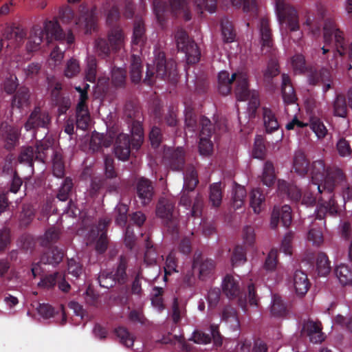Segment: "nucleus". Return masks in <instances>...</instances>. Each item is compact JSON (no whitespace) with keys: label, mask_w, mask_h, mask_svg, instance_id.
I'll use <instances>...</instances> for the list:
<instances>
[{"label":"nucleus","mask_w":352,"mask_h":352,"mask_svg":"<svg viewBox=\"0 0 352 352\" xmlns=\"http://www.w3.org/2000/svg\"><path fill=\"white\" fill-rule=\"evenodd\" d=\"M246 197V190L240 185H236L234 188V195L232 197V206L234 208L238 209L242 207Z\"/></svg>","instance_id":"obj_40"},{"label":"nucleus","mask_w":352,"mask_h":352,"mask_svg":"<svg viewBox=\"0 0 352 352\" xmlns=\"http://www.w3.org/2000/svg\"><path fill=\"white\" fill-rule=\"evenodd\" d=\"M276 175L273 164L270 162H266L261 175L263 184L267 186H271L274 183Z\"/></svg>","instance_id":"obj_36"},{"label":"nucleus","mask_w":352,"mask_h":352,"mask_svg":"<svg viewBox=\"0 0 352 352\" xmlns=\"http://www.w3.org/2000/svg\"><path fill=\"white\" fill-rule=\"evenodd\" d=\"M264 124L267 132H272L278 129L279 124L272 111L268 108H263Z\"/></svg>","instance_id":"obj_35"},{"label":"nucleus","mask_w":352,"mask_h":352,"mask_svg":"<svg viewBox=\"0 0 352 352\" xmlns=\"http://www.w3.org/2000/svg\"><path fill=\"white\" fill-rule=\"evenodd\" d=\"M292 66L296 72H303L305 70V58L301 54H297L292 57Z\"/></svg>","instance_id":"obj_62"},{"label":"nucleus","mask_w":352,"mask_h":352,"mask_svg":"<svg viewBox=\"0 0 352 352\" xmlns=\"http://www.w3.org/2000/svg\"><path fill=\"white\" fill-rule=\"evenodd\" d=\"M322 25L324 43L335 46L340 56L344 54L346 45L343 33L329 16L325 7L317 5L314 11H308L305 13L302 26L308 35L318 38L320 36Z\"/></svg>","instance_id":"obj_2"},{"label":"nucleus","mask_w":352,"mask_h":352,"mask_svg":"<svg viewBox=\"0 0 352 352\" xmlns=\"http://www.w3.org/2000/svg\"><path fill=\"white\" fill-rule=\"evenodd\" d=\"M201 130L199 142V150L201 155H209L212 151V143L210 140L211 135L210 121L206 118L201 120Z\"/></svg>","instance_id":"obj_13"},{"label":"nucleus","mask_w":352,"mask_h":352,"mask_svg":"<svg viewBox=\"0 0 352 352\" xmlns=\"http://www.w3.org/2000/svg\"><path fill=\"white\" fill-rule=\"evenodd\" d=\"M155 74L157 78L166 79L171 76L175 77L176 76V64L173 60L166 62L164 54L159 52L155 58L153 67L148 65L144 81L148 85H151L153 82L152 78Z\"/></svg>","instance_id":"obj_7"},{"label":"nucleus","mask_w":352,"mask_h":352,"mask_svg":"<svg viewBox=\"0 0 352 352\" xmlns=\"http://www.w3.org/2000/svg\"><path fill=\"white\" fill-rule=\"evenodd\" d=\"M278 252L275 250H272L265 260L264 267L267 271L274 270L277 265Z\"/></svg>","instance_id":"obj_61"},{"label":"nucleus","mask_w":352,"mask_h":352,"mask_svg":"<svg viewBox=\"0 0 352 352\" xmlns=\"http://www.w3.org/2000/svg\"><path fill=\"white\" fill-rule=\"evenodd\" d=\"M232 265H240L246 261L245 254L243 248L240 246L235 248L231 258Z\"/></svg>","instance_id":"obj_55"},{"label":"nucleus","mask_w":352,"mask_h":352,"mask_svg":"<svg viewBox=\"0 0 352 352\" xmlns=\"http://www.w3.org/2000/svg\"><path fill=\"white\" fill-rule=\"evenodd\" d=\"M49 150L50 148L46 144L45 140L42 141L40 144L36 146L35 151L31 146L23 147L19 156V162L20 163L27 164L31 167L34 158L41 162H43L46 152Z\"/></svg>","instance_id":"obj_12"},{"label":"nucleus","mask_w":352,"mask_h":352,"mask_svg":"<svg viewBox=\"0 0 352 352\" xmlns=\"http://www.w3.org/2000/svg\"><path fill=\"white\" fill-rule=\"evenodd\" d=\"M198 182L197 173L195 170H190L188 173L184 176V189H183V195L181 197L180 203L185 206H188L190 204V201L188 196L186 195V191L192 190L195 186H197Z\"/></svg>","instance_id":"obj_22"},{"label":"nucleus","mask_w":352,"mask_h":352,"mask_svg":"<svg viewBox=\"0 0 352 352\" xmlns=\"http://www.w3.org/2000/svg\"><path fill=\"white\" fill-rule=\"evenodd\" d=\"M209 198L213 206L218 207L220 206L222 199L220 183H214L210 186Z\"/></svg>","instance_id":"obj_43"},{"label":"nucleus","mask_w":352,"mask_h":352,"mask_svg":"<svg viewBox=\"0 0 352 352\" xmlns=\"http://www.w3.org/2000/svg\"><path fill=\"white\" fill-rule=\"evenodd\" d=\"M53 174L56 177H62L64 175V164L62 157L58 153H55L53 158Z\"/></svg>","instance_id":"obj_49"},{"label":"nucleus","mask_w":352,"mask_h":352,"mask_svg":"<svg viewBox=\"0 0 352 352\" xmlns=\"http://www.w3.org/2000/svg\"><path fill=\"white\" fill-rule=\"evenodd\" d=\"M162 293V288L155 287L153 289V297L151 298V303L153 307L157 309L158 311H161L164 309L163 301L161 297Z\"/></svg>","instance_id":"obj_60"},{"label":"nucleus","mask_w":352,"mask_h":352,"mask_svg":"<svg viewBox=\"0 0 352 352\" xmlns=\"http://www.w3.org/2000/svg\"><path fill=\"white\" fill-rule=\"evenodd\" d=\"M18 86L17 78L14 75H10L3 84V90L8 94H13Z\"/></svg>","instance_id":"obj_58"},{"label":"nucleus","mask_w":352,"mask_h":352,"mask_svg":"<svg viewBox=\"0 0 352 352\" xmlns=\"http://www.w3.org/2000/svg\"><path fill=\"white\" fill-rule=\"evenodd\" d=\"M309 127L318 139H322L327 134L328 131L326 126L319 118H311L309 122Z\"/></svg>","instance_id":"obj_37"},{"label":"nucleus","mask_w":352,"mask_h":352,"mask_svg":"<svg viewBox=\"0 0 352 352\" xmlns=\"http://www.w3.org/2000/svg\"><path fill=\"white\" fill-rule=\"evenodd\" d=\"M333 114L336 116L344 118L347 113V106L345 98L339 95L333 102Z\"/></svg>","instance_id":"obj_42"},{"label":"nucleus","mask_w":352,"mask_h":352,"mask_svg":"<svg viewBox=\"0 0 352 352\" xmlns=\"http://www.w3.org/2000/svg\"><path fill=\"white\" fill-rule=\"evenodd\" d=\"M113 137L109 133L108 137H104L102 134L94 133L90 140V149L94 152L98 151L100 147H108L110 146Z\"/></svg>","instance_id":"obj_28"},{"label":"nucleus","mask_w":352,"mask_h":352,"mask_svg":"<svg viewBox=\"0 0 352 352\" xmlns=\"http://www.w3.org/2000/svg\"><path fill=\"white\" fill-rule=\"evenodd\" d=\"M96 77V61L94 56H88L85 68V78L89 82H94Z\"/></svg>","instance_id":"obj_46"},{"label":"nucleus","mask_w":352,"mask_h":352,"mask_svg":"<svg viewBox=\"0 0 352 352\" xmlns=\"http://www.w3.org/2000/svg\"><path fill=\"white\" fill-rule=\"evenodd\" d=\"M63 58V52L58 47H55L50 54L48 64L51 67H55L60 64Z\"/></svg>","instance_id":"obj_56"},{"label":"nucleus","mask_w":352,"mask_h":352,"mask_svg":"<svg viewBox=\"0 0 352 352\" xmlns=\"http://www.w3.org/2000/svg\"><path fill=\"white\" fill-rule=\"evenodd\" d=\"M223 320L228 323H231L233 327H238L239 322L236 316V312L232 309H226L223 314Z\"/></svg>","instance_id":"obj_63"},{"label":"nucleus","mask_w":352,"mask_h":352,"mask_svg":"<svg viewBox=\"0 0 352 352\" xmlns=\"http://www.w3.org/2000/svg\"><path fill=\"white\" fill-rule=\"evenodd\" d=\"M173 208V204L165 199L160 200L157 207L156 214L161 219H170Z\"/></svg>","instance_id":"obj_34"},{"label":"nucleus","mask_w":352,"mask_h":352,"mask_svg":"<svg viewBox=\"0 0 352 352\" xmlns=\"http://www.w3.org/2000/svg\"><path fill=\"white\" fill-rule=\"evenodd\" d=\"M126 79V72L122 68H116L111 72V81L115 86L122 85Z\"/></svg>","instance_id":"obj_53"},{"label":"nucleus","mask_w":352,"mask_h":352,"mask_svg":"<svg viewBox=\"0 0 352 352\" xmlns=\"http://www.w3.org/2000/svg\"><path fill=\"white\" fill-rule=\"evenodd\" d=\"M274 7L283 42L300 44L304 33L300 30L298 11L286 0H274Z\"/></svg>","instance_id":"obj_3"},{"label":"nucleus","mask_w":352,"mask_h":352,"mask_svg":"<svg viewBox=\"0 0 352 352\" xmlns=\"http://www.w3.org/2000/svg\"><path fill=\"white\" fill-rule=\"evenodd\" d=\"M77 28L87 34L94 30L96 25V19L93 12H86L82 15L76 23Z\"/></svg>","instance_id":"obj_25"},{"label":"nucleus","mask_w":352,"mask_h":352,"mask_svg":"<svg viewBox=\"0 0 352 352\" xmlns=\"http://www.w3.org/2000/svg\"><path fill=\"white\" fill-rule=\"evenodd\" d=\"M169 11L175 16L184 18L186 21L191 18L186 0H170L168 9L164 3L157 0L154 1V12L160 22L164 19V16Z\"/></svg>","instance_id":"obj_8"},{"label":"nucleus","mask_w":352,"mask_h":352,"mask_svg":"<svg viewBox=\"0 0 352 352\" xmlns=\"http://www.w3.org/2000/svg\"><path fill=\"white\" fill-rule=\"evenodd\" d=\"M285 227H287L292 222V210L289 206L285 205L280 208L274 207L272 214L270 226L276 228L278 224L279 219Z\"/></svg>","instance_id":"obj_16"},{"label":"nucleus","mask_w":352,"mask_h":352,"mask_svg":"<svg viewBox=\"0 0 352 352\" xmlns=\"http://www.w3.org/2000/svg\"><path fill=\"white\" fill-rule=\"evenodd\" d=\"M259 32L261 36V50L264 54L270 52L272 48L271 32L269 28V21L262 19L259 23Z\"/></svg>","instance_id":"obj_20"},{"label":"nucleus","mask_w":352,"mask_h":352,"mask_svg":"<svg viewBox=\"0 0 352 352\" xmlns=\"http://www.w3.org/2000/svg\"><path fill=\"white\" fill-rule=\"evenodd\" d=\"M19 136V130L18 128L13 126L7 127L6 131L3 134L6 148L10 149L14 147L18 143Z\"/></svg>","instance_id":"obj_32"},{"label":"nucleus","mask_w":352,"mask_h":352,"mask_svg":"<svg viewBox=\"0 0 352 352\" xmlns=\"http://www.w3.org/2000/svg\"><path fill=\"white\" fill-rule=\"evenodd\" d=\"M220 298V290L219 288H213L208 291V302L210 307H215Z\"/></svg>","instance_id":"obj_64"},{"label":"nucleus","mask_w":352,"mask_h":352,"mask_svg":"<svg viewBox=\"0 0 352 352\" xmlns=\"http://www.w3.org/2000/svg\"><path fill=\"white\" fill-rule=\"evenodd\" d=\"M265 145L263 138L257 136L255 139L254 146L252 151V156L257 159H261L264 156Z\"/></svg>","instance_id":"obj_57"},{"label":"nucleus","mask_w":352,"mask_h":352,"mask_svg":"<svg viewBox=\"0 0 352 352\" xmlns=\"http://www.w3.org/2000/svg\"><path fill=\"white\" fill-rule=\"evenodd\" d=\"M142 73L141 59L139 56L133 53L130 71L131 80L135 83L139 82L142 79Z\"/></svg>","instance_id":"obj_33"},{"label":"nucleus","mask_w":352,"mask_h":352,"mask_svg":"<svg viewBox=\"0 0 352 352\" xmlns=\"http://www.w3.org/2000/svg\"><path fill=\"white\" fill-rule=\"evenodd\" d=\"M310 174L311 182L303 193L302 204L311 206L318 199L316 212L319 219L327 213L336 214L338 207L333 199V191L336 185L343 182V173L339 168L327 167L322 160H318L311 164Z\"/></svg>","instance_id":"obj_1"},{"label":"nucleus","mask_w":352,"mask_h":352,"mask_svg":"<svg viewBox=\"0 0 352 352\" xmlns=\"http://www.w3.org/2000/svg\"><path fill=\"white\" fill-rule=\"evenodd\" d=\"M184 150L182 148H177L173 155V162L170 168L173 170H179L184 165Z\"/></svg>","instance_id":"obj_50"},{"label":"nucleus","mask_w":352,"mask_h":352,"mask_svg":"<svg viewBox=\"0 0 352 352\" xmlns=\"http://www.w3.org/2000/svg\"><path fill=\"white\" fill-rule=\"evenodd\" d=\"M302 333L308 336L313 343H320L324 340L321 324L318 322L312 320L305 322L303 324Z\"/></svg>","instance_id":"obj_18"},{"label":"nucleus","mask_w":352,"mask_h":352,"mask_svg":"<svg viewBox=\"0 0 352 352\" xmlns=\"http://www.w3.org/2000/svg\"><path fill=\"white\" fill-rule=\"evenodd\" d=\"M219 90L223 95H226L231 90V84L235 80L236 82V96L238 100H249V107L254 111L259 105L258 93L248 89V80L247 73L244 71H239L234 73L230 77L227 71H221L218 76Z\"/></svg>","instance_id":"obj_4"},{"label":"nucleus","mask_w":352,"mask_h":352,"mask_svg":"<svg viewBox=\"0 0 352 352\" xmlns=\"http://www.w3.org/2000/svg\"><path fill=\"white\" fill-rule=\"evenodd\" d=\"M132 140L129 141L126 134H120L116 139L114 152L117 157L120 160H126L130 154L129 146L138 148L144 139L143 129L140 122H134L131 126Z\"/></svg>","instance_id":"obj_6"},{"label":"nucleus","mask_w":352,"mask_h":352,"mask_svg":"<svg viewBox=\"0 0 352 352\" xmlns=\"http://www.w3.org/2000/svg\"><path fill=\"white\" fill-rule=\"evenodd\" d=\"M80 71L79 62L74 58L69 59L65 65L64 69V75L68 78L76 76Z\"/></svg>","instance_id":"obj_44"},{"label":"nucleus","mask_w":352,"mask_h":352,"mask_svg":"<svg viewBox=\"0 0 352 352\" xmlns=\"http://www.w3.org/2000/svg\"><path fill=\"white\" fill-rule=\"evenodd\" d=\"M316 269L320 276H326L330 272V263L327 256L323 254H318L316 258Z\"/></svg>","instance_id":"obj_38"},{"label":"nucleus","mask_w":352,"mask_h":352,"mask_svg":"<svg viewBox=\"0 0 352 352\" xmlns=\"http://www.w3.org/2000/svg\"><path fill=\"white\" fill-rule=\"evenodd\" d=\"M50 122L49 114L46 111H41L40 108H36L30 116L25 128L27 131L37 128H47Z\"/></svg>","instance_id":"obj_15"},{"label":"nucleus","mask_w":352,"mask_h":352,"mask_svg":"<svg viewBox=\"0 0 352 352\" xmlns=\"http://www.w3.org/2000/svg\"><path fill=\"white\" fill-rule=\"evenodd\" d=\"M72 186L73 184L72 179L66 178L57 195L58 199L63 201H66L68 199Z\"/></svg>","instance_id":"obj_54"},{"label":"nucleus","mask_w":352,"mask_h":352,"mask_svg":"<svg viewBox=\"0 0 352 352\" xmlns=\"http://www.w3.org/2000/svg\"><path fill=\"white\" fill-rule=\"evenodd\" d=\"M285 311V307L281 298L274 296L271 305V312L275 316H282Z\"/></svg>","instance_id":"obj_52"},{"label":"nucleus","mask_w":352,"mask_h":352,"mask_svg":"<svg viewBox=\"0 0 352 352\" xmlns=\"http://www.w3.org/2000/svg\"><path fill=\"white\" fill-rule=\"evenodd\" d=\"M278 190L279 193L285 195L292 200L297 201L301 199V193L296 186L289 184L284 180L278 181Z\"/></svg>","instance_id":"obj_24"},{"label":"nucleus","mask_w":352,"mask_h":352,"mask_svg":"<svg viewBox=\"0 0 352 352\" xmlns=\"http://www.w3.org/2000/svg\"><path fill=\"white\" fill-rule=\"evenodd\" d=\"M107 223L105 220L100 221L98 226L89 234L87 244L96 242V249L99 252H103L107 247V235L104 231Z\"/></svg>","instance_id":"obj_14"},{"label":"nucleus","mask_w":352,"mask_h":352,"mask_svg":"<svg viewBox=\"0 0 352 352\" xmlns=\"http://www.w3.org/2000/svg\"><path fill=\"white\" fill-rule=\"evenodd\" d=\"M175 38L178 49L185 53L187 63H197L200 58V51L194 41L189 38L186 32L178 30Z\"/></svg>","instance_id":"obj_10"},{"label":"nucleus","mask_w":352,"mask_h":352,"mask_svg":"<svg viewBox=\"0 0 352 352\" xmlns=\"http://www.w3.org/2000/svg\"><path fill=\"white\" fill-rule=\"evenodd\" d=\"M233 6L242 7L246 13L255 14L257 10L256 0H230Z\"/></svg>","instance_id":"obj_41"},{"label":"nucleus","mask_w":352,"mask_h":352,"mask_svg":"<svg viewBox=\"0 0 352 352\" xmlns=\"http://www.w3.org/2000/svg\"><path fill=\"white\" fill-rule=\"evenodd\" d=\"M63 257V252L58 248H52L47 254L41 258V262L43 263H49L51 265H56L60 263Z\"/></svg>","instance_id":"obj_39"},{"label":"nucleus","mask_w":352,"mask_h":352,"mask_svg":"<svg viewBox=\"0 0 352 352\" xmlns=\"http://www.w3.org/2000/svg\"><path fill=\"white\" fill-rule=\"evenodd\" d=\"M221 34L223 41L228 43L234 41L235 38L232 25L228 20H223L221 22Z\"/></svg>","instance_id":"obj_45"},{"label":"nucleus","mask_w":352,"mask_h":352,"mask_svg":"<svg viewBox=\"0 0 352 352\" xmlns=\"http://www.w3.org/2000/svg\"><path fill=\"white\" fill-rule=\"evenodd\" d=\"M61 278V274L55 273L53 275H50L42 278L38 283V286L43 288H50L56 285L58 278Z\"/></svg>","instance_id":"obj_59"},{"label":"nucleus","mask_w":352,"mask_h":352,"mask_svg":"<svg viewBox=\"0 0 352 352\" xmlns=\"http://www.w3.org/2000/svg\"><path fill=\"white\" fill-rule=\"evenodd\" d=\"M109 42L110 47L106 43L104 39H98L96 43V51L100 56H106L110 52V47L111 50H116L120 47L124 40V36L122 31L119 28H115L111 30L109 34Z\"/></svg>","instance_id":"obj_11"},{"label":"nucleus","mask_w":352,"mask_h":352,"mask_svg":"<svg viewBox=\"0 0 352 352\" xmlns=\"http://www.w3.org/2000/svg\"><path fill=\"white\" fill-rule=\"evenodd\" d=\"M307 240L311 241L314 245H321L323 242L322 230L315 228H311L307 234Z\"/></svg>","instance_id":"obj_51"},{"label":"nucleus","mask_w":352,"mask_h":352,"mask_svg":"<svg viewBox=\"0 0 352 352\" xmlns=\"http://www.w3.org/2000/svg\"><path fill=\"white\" fill-rule=\"evenodd\" d=\"M250 205L254 212L259 214L265 206V196L259 189H253L250 194Z\"/></svg>","instance_id":"obj_26"},{"label":"nucleus","mask_w":352,"mask_h":352,"mask_svg":"<svg viewBox=\"0 0 352 352\" xmlns=\"http://www.w3.org/2000/svg\"><path fill=\"white\" fill-rule=\"evenodd\" d=\"M282 93L285 103L290 105L294 111H298V105L295 103L296 96L294 88L291 85L289 77L286 74L282 76Z\"/></svg>","instance_id":"obj_19"},{"label":"nucleus","mask_w":352,"mask_h":352,"mask_svg":"<svg viewBox=\"0 0 352 352\" xmlns=\"http://www.w3.org/2000/svg\"><path fill=\"white\" fill-rule=\"evenodd\" d=\"M29 94L26 89H23L18 91L12 100V106L17 108H22L28 103Z\"/></svg>","instance_id":"obj_47"},{"label":"nucleus","mask_w":352,"mask_h":352,"mask_svg":"<svg viewBox=\"0 0 352 352\" xmlns=\"http://www.w3.org/2000/svg\"><path fill=\"white\" fill-rule=\"evenodd\" d=\"M116 333L120 338L122 344L127 347L133 346L134 338L126 331V329L123 327H119L116 329Z\"/></svg>","instance_id":"obj_48"},{"label":"nucleus","mask_w":352,"mask_h":352,"mask_svg":"<svg viewBox=\"0 0 352 352\" xmlns=\"http://www.w3.org/2000/svg\"><path fill=\"white\" fill-rule=\"evenodd\" d=\"M309 279L305 272L300 270L294 272L290 282V287L294 290L296 295L304 296L309 290Z\"/></svg>","instance_id":"obj_17"},{"label":"nucleus","mask_w":352,"mask_h":352,"mask_svg":"<svg viewBox=\"0 0 352 352\" xmlns=\"http://www.w3.org/2000/svg\"><path fill=\"white\" fill-rule=\"evenodd\" d=\"M336 276L343 285L352 283V270L346 264L338 265L335 270Z\"/></svg>","instance_id":"obj_30"},{"label":"nucleus","mask_w":352,"mask_h":352,"mask_svg":"<svg viewBox=\"0 0 352 352\" xmlns=\"http://www.w3.org/2000/svg\"><path fill=\"white\" fill-rule=\"evenodd\" d=\"M25 36V34L23 29L14 26L8 27L4 34L6 39L10 41L7 47L12 46L20 42Z\"/></svg>","instance_id":"obj_29"},{"label":"nucleus","mask_w":352,"mask_h":352,"mask_svg":"<svg viewBox=\"0 0 352 352\" xmlns=\"http://www.w3.org/2000/svg\"><path fill=\"white\" fill-rule=\"evenodd\" d=\"M144 28L142 21H139L135 23L133 34L132 38V51L138 52L144 42Z\"/></svg>","instance_id":"obj_27"},{"label":"nucleus","mask_w":352,"mask_h":352,"mask_svg":"<svg viewBox=\"0 0 352 352\" xmlns=\"http://www.w3.org/2000/svg\"><path fill=\"white\" fill-rule=\"evenodd\" d=\"M62 38V30L57 21H46L44 23L43 28L39 26L33 28L27 47L30 51H35L44 39L47 43H50L52 39L60 40Z\"/></svg>","instance_id":"obj_5"},{"label":"nucleus","mask_w":352,"mask_h":352,"mask_svg":"<svg viewBox=\"0 0 352 352\" xmlns=\"http://www.w3.org/2000/svg\"><path fill=\"white\" fill-rule=\"evenodd\" d=\"M137 192L142 204H148L153 195V187L151 182L145 178L139 179L137 184Z\"/></svg>","instance_id":"obj_21"},{"label":"nucleus","mask_w":352,"mask_h":352,"mask_svg":"<svg viewBox=\"0 0 352 352\" xmlns=\"http://www.w3.org/2000/svg\"><path fill=\"white\" fill-rule=\"evenodd\" d=\"M75 89L79 94V102L76 107V125L78 129L85 130L90 124V116L86 105L88 99L87 91L89 85L83 84L81 86H76Z\"/></svg>","instance_id":"obj_9"},{"label":"nucleus","mask_w":352,"mask_h":352,"mask_svg":"<svg viewBox=\"0 0 352 352\" xmlns=\"http://www.w3.org/2000/svg\"><path fill=\"white\" fill-rule=\"evenodd\" d=\"M222 288L228 298H232L236 297L240 292L239 277L227 275L223 280Z\"/></svg>","instance_id":"obj_23"},{"label":"nucleus","mask_w":352,"mask_h":352,"mask_svg":"<svg viewBox=\"0 0 352 352\" xmlns=\"http://www.w3.org/2000/svg\"><path fill=\"white\" fill-rule=\"evenodd\" d=\"M293 168L299 175H304L308 170V162L302 151H296L293 161Z\"/></svg>","instance_id":"obj_31"}]
</instances>
